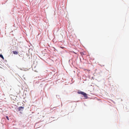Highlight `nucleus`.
Listing matches in <instances>:
<instances>
[{"label": "nucleus", "instance_id": "1", "mask_svg": "<svg viewBox=\"0 0 129 129\" xmlns=\"http://www.w3.org/2000/svg\"><path fill=\"white\" fill-rule=\"evenodd\" d=\"M77 92L79 94H80L83 95L84 96V97L86 98H87V95L85 93L81 91H78Z\"/></svg>", "mask_w": 129, "mask_h": 129}, {"label": "nucleus", "instance_id": "2", "mask_svg": "<svg viewBox=\"0 0 129 129\" xmlns=\"http://www.w3.org/2000/svg\"><path fill=\"white\" fill-rule=\"evenodd\" d=\"M24 108V107H22L21 106L20 107L18 108V111H22L23 109Z\"/></svg>", "mask_w": 129, "mask_h": 129}, {"label": "nucleus", "instance_id": "3", "mask_svg": "<svg viewBox=\"0 0 129 129\" xmlns=\"http://www.w3.org/2000/svg\"><path fill=\"white\" fill-rule=\"evenodd\" d=\"M13 53L15 54H18V52L16 51H13Z\"/></svg>", "mask_w": 129, "mask_h": 129}, {"label": "nucleus", "instance_id": "4", "mask_svg": "<svg viewBox=\"0 0 129 129\" xmlns=\"http://www.w3.org/2000/svg\"><path fill=\"white\" fill-rule=\"evenodd\" d=\"M0 57L2 58L3 59H4V57H3V56L1 54H0Z\"/></svg>", "mask_w": 129, "mask_h": 129}, {"label": "nucleus", "instance_id": "5", "mask_svg": "<svg viewBox=\"0 0 129 129\" xmlns=\"http://www.w3.org/2000/svg\"><path fill=\"white\" fill-rule=\"evenodd\" d=\"M6 117V118L8 119V120H9V118L8 117V116H7Z\"/></svg>", "mask_w": 129, "mask_h": 129}]
</instances>
